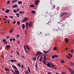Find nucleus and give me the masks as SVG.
Listing matches in <instances>:
<instances>
[{
	"mask_svg": "<svg viewBox=\"0 0 74 74\" xmlns=\"http://www.w3.org/2000/svg\"><path fill=\"white\" fill-rule=\"evenodd\" d=\"M68 55L66 56V58H68L69 59H71L73 57V55H72V54L70 53H68Z\"/></svg>",
	"mask_w": 74,
	"mask_h": 74,
	"instance_id": "1",
	"label": "nucleus"
},
{
	"mask_svg": "<svg viewBox=\"0 0 74 74\" xmlns=\"http://www.w3.org/2000/svg\"><path fill=\"white\" fill-rule=\"evenodd\" d=\"M67 14V13L66 12L62 13V14H61L60 15V16H61V17H62V16H64L66 15Z\"/></svg>",
	"mask_w": 74,
	"mask_h": 74,
	"instance_id": "2",
	"label": "nucleus"
},
{
	"mask_svg": "<svg viewBox=\"0 0 74 74\" xmlns=\"http://www.w3.org/2000/svg\"><path fill=\"white\" fill-rule=\"evenodd\" d=\"M69 71L71 74H74V70L73 69H71L69 68Z\"/></svg>",
	"mask_w": 74,
	"mask_h": 74,
	"instance_id": "3",
	"label": "nucleus"
},
{
	"mask_svg": "<svg viewBox=\"0 0 74 74\" xmlns=\"http://www.w3.org/2000/svg\"><path fill=\"white\" fill-rule=\"evenodd\" d=\"M28 20V18L25 17L24 19H23L22 21V22L24 23L25 22H26Z\"/></svg>",
	"mask_w": 74,
	"mask_h": 74,
	"instance_id": "4",
	"label": "nucleus"
},
{
	"mask_svg": "<svg viewBox=\"0 0 74 74\" xmlns=\"http://www.w3.org/2000/svg\"><path fill=\"white\" fill-rule=\"evenodd\" d=\"M50 4L52 5V8L53 9H54L55 8V5H54V4L52 2V1L51 2Z\"/></svg>",
	"mask_w": 74,
	"mask_h": 74,
	"instance_id": "5",
	"label": "nucleus"
},
{
	"mask_svg": "<svg viewBox=\"0 0 74 74\" xmlns=\"http://www.w3.org/2000/svg\"><path fill=\"white\" fill-rule=\"evenodd\" d=\"M14 71H15L14 74H19V71L18 70H15V69H14Z\"/></svg>",
	"mask_w": 74,
	"mask_h": 74,
	"instance_id": "6",
	"label": "nucleus"
},
{
	"mask_svg": "<svg viewBox=\"0 0 74 74\" xmlns=\"http://www.w3.org/2000/svg\"><path fill=\"white\" fill-rule=\"evenodd\" d=\"M17 60H9V62H12V63H13V62H17Z\"/></svg>",
	"mask_w": 74,
	"mask_h": 74,
	"instance_id": "7",
	"label": "nucleus"
},
{
	"mask_svg": "<svg viewBox=\"0 0 74 74\" xmlns=\"http://www.w3.org/2000/svg\"><path fill=\"white\" fill-rule=\"evenodd\" d=\"M47 66L50 68H51V65H52V64L51 63H48L47 64Z\"/></svg>",
	"mask_w": 74,
	"mask_h": 74,
	"instance_id": "8",
	"label": "nucleus"
},
{
	"mask_svg": "<svg viewBox=\"0 0 74 74\" xmlns=\"http://www.w3.org/2000/svg\"><path fill=\"white\" fill-rule=\"evenodd\" d=\"M35 3H34V4L37 5H38V4L39 3V1L38 0H36L35 1Z\"/></svg>",
	"mask_w": 74,
	"mask_h": 74,
	"instance_id": "9",
	"label": "nucleus"
},
{
	"mask_svg": "<svg viewBox=\"0 0 74 74\" xmlns=\"http://www.w3.org/2000/svg\"><path fill=\"white\" fill-rule=\"evenodd\" d=\"M28 25H29V27H31L32 26V22L31 21L29 22L28 24Z\"/></svg>",
	"mask_w": 74,
	"mask_h": 74,
	"instance_id": "10",
	"label": "nucleus"
},
{
	"mask_svg": "<svg viewBox=\"0 0 74 74\" xmlns=\"http://www.w3.org/2000/svg\"><path fill=\"white\" fill-rule=\"evenodd\" d=\"M12 67H13L14 69H15V70H17V69H18L17 67L14 65H12Z\"/></svg>",
	"mask_w": 74,
	"mask_h": 74,
	"instance_id": "11",
	"label": "nucleus"
},
{
	"mask_svg": "<svg viewBox=\"0 0 74 74\" xmlns=\"http://www.w3.org/2000/svg\"><path fill=\"white\" fill-rule=\"evenodd\" d=\"M5 70L6 71H8V72H6V73H10L9 72V71H10V69H7L6 68H5Z\"/></svg>",
	"mask_w": 74,
	"mask_h": 74,
	"instance_id": "12",
	"label": "nucleus"
},
{
	"mask_svg": "<svg viewBox=\"0 0 74 74\" xmlns=\"http://www.w3.org/2000/svg\"><path fill=\"white\" fill-rule=\"evenodd\" d=\"M49 51H50V50H48L47 51H43V52H44V53H45L46 54L48 53Z\"/></svg>",
	"mask_w": 74,
	"mask_h": 74,
	"instance_id": "13",
	"label": "nucleus"
},
{
	"mask_svg": "<svg viewBox=\"0 0 74 74\" xmlns=\"http://www.w3.org/2000/svg\"><path fill=\"white\" fill-rule=\"evenodd\" d=\"M5 41H6V39H4L3 41V42H4L5 44H7L8 42L7 41L5 42Z\"/></svg>",
	"mask_w": 74,
	"mask_h": 74,
	"instance_id": "14",
	"label": "nucleus"
},
{
	"mask_svg": "<svg viewBox=\"0 0 74 74\" xmlns=\"http://www.w3.org/2000/svg\"><path fill=\"white\" fill-rule=\"evenodd\" d=\"M69 64L71 66H74V63H73L72 62H70Z\"/></svg>",
	"mask_w": 74,
	"mask_h": 74,
	"instance_id": "15",
	"label": "nucleus"
},
{
	"mask_svg": "<svg viewBox=\"0 0 74 74\" xmlns=\"http://www.w3.org/2000/svg\"><path fill=\"white\" fill-rule=\"evenodd\" d=\"M35 68L36 70H38V66L37 65V63L35 64Z\"/></svg>",
	"mask_w": 74,
	"mask_h": 74,
	"instance_id": "16",
	"label": "nucleus"
},
{
	"mask_svg": "<svg viewBox=\"0 0 74 74\" xmlns=\"http://www.w3.org/2000/svg\"><path fill=\"white\" fill-rule=\"evenodd\" d=\"M10 10H9V9H7L5 11V12L6 13H8V12H10Z\"/></svg>",
	"mask_w": 74,
	"mask_h": 74,
	"instance_id": "17",
	"label": "nucleus"
},
{
	"mask_svg": "<svg viewBox=\"0 0 74 74\" xmlns=\"http://www.w3.org/2000/svg\"><path fill=\"white\" fill-rule=\"evenodd\" d=\"M39 54H40V51L37 52L35 54V56H38V55H39Z\"/></svg>",
	"mask_w": 74,
	"mask_h": 74,
	"instance_id": "18",
	"label": "nucleus"
},
{
	"mask_svg": "<svg viewBox=\"0 0 74 74\" xmlns=\"http://www.w3.org/2000/svg\"><path fill=\"white\" fill-rule=\"evenodd\" d=\"M25 12L24 11H21V12H19V14H23L24 13H25Z\"/></svg>",
	"mask_w": 74,
	"mask_h": 74,
	"instance_id": "19",
	"label": "nucleus"
},
{
	"mask_svg": "<svg viewBox=\"0 0 74 74\" xmlns=\"http://www.w3.org/2000/svg\"><path fill=\"white\" fill-rule=\"evenodd\" d=\"M18 7V6L16 5H15L12 6V7L13 8H16V7Z\"/></svg>",
	"mask_w": 74,
	"mask_h": 74,
	"instance_id": "20",
	"label": "nucleus"
},
{
	"mask_svg": "<svg viewBox=\"0 0 74 74\" xmlns=\"http://www.w3.org/2000/svg\"><path fill=\"white\" fill-rule=\"evenodd\" d=\"M18 4H21L22 3V1H18Z\"/></svg>",
	"mask_w": 74,
	"mask_h": 74,
	"instance_id": "21",
	"label": "nucleus"
},
{
	"mask_svg": "<svg viewBox=\"0 0 74 74\" xmlns=\"http://www.w3.org/2000/svg\"><path fill=\"white\" fill-rule=\"evenodd\" d=\"M16 1H18V0H14L12 1V3H15Z\"/></svg>",
	"mask_w": 74,
	"mask_h": 74,
	"instance_id": "22",
	"label": "nucleus"
},
{
	"mask_svg": "<svg viewBox=\"0 0 74 74\" xmlns=\"http://www.w3.org/2000/svg\"><path fill=\"white\" fill-rule=\"evenodd\" d=\"M21 63H18L17 64V65L19 67H20V68H21Z\"/></svg>",
	"mask_w": 74,
	"mask_h": 74,
	"instance_id": "23",
	"label": "nucleus"
},
{
	"mask_svg": "<svg viewBox=\"0 0 74 74\" xmlns=\"http://www.w3.org/2000/svg\"><path fill=\"white\" fill-rule=\"evenodd\" d=\"M30 7H35V6L34 5L32 4L30 5Z\"/></svg>",
	"mask_w": 74,
	"mask_h": 74,
	"instance_id": "24",
	"label": "nucleus"
},
{
	"mask_svg": "<svg viewBox=\"0 0 74 74\" xmlns=\"http://www.w3.org/2000/svg\"><path fill=\"white\" fill-rule=\"evenodd\" d=\"M25 24H23L22 25V29H25Z\"/></svg>",
	"mask_w": 74,
	"mask_h": 74,
	"instance_id": "25",
	"label": "nucleus"
},
{
	"mask_svg": "<svg viewBox=\"0 0 74 74\" xmlns=\"http://www.w3.org/2000/svg\"><path fill=\"white\" fill-rule=\"evenodd\" d=\"M20 23H21V22L19 21H18L17 22V24L18 25H20Z\"/></svg>",
	"mask_w": 74,
	"mask_h": 74,
	"instance_id": "26",
	"label": "nucleus"
},
{
	"mask_svg": "<svg viewBox=\"0 0 74 74\" xmlns=\"http://www.w3.org/2000/svg\"><path fill=\"white\" fill-rule=\"evenodd\" d=\"M42 34V32H39L38 33V36H39L40 34Z\"/></svg>",
	"mask_w": 74,
	"mask_h": 74,
	"instance_id": "27",
	"label": "nucleus"
},
{
	"mask_svg": "<svg viewBox=\"0 0 74 74\" xmlns=\"http://www.w3.org/2000/svg\"><path fill=\"white\" fill-rule=\"evenodd\" d=\"M65 40L66 42H69V40H68L67 38H66L65 39Z\"/></svg>",
	"mask_w": 74,
	"mask_h": 74,
	"instance_id": "28",
	"label": "nucleus"
},
{
	"mask_svg": "<svg viewBox=\"0 0 74 74\" xmlns=\"http://www.w3.org/2000/svg\"><path fill=\"white\" fill-rule=\"evenodd\" d=\"M42 56H41L40 57V59H39L40 62H41L42 61Z\"/></svg>",
	"mask_w": 74,
	"mask_h": 74,
	"instance_id": "29",
	"label": "nucleus"
},
{
	"mask_svg": "<svg viewBox=\"0 0 74 74\" xmlns=\"http://www.w3.org/2000/svg\"><path fill=\"white\" fill-rule=\"evenodd\" d=\"M32 14H35L36 13V11L34 10H33L31 12Z\"/></svg>",
	"mask_w": 74,
	"mask_h": 74,
	"instance_id": "30",
	"label": "nucleus"
},
{
	"mask_svg": "<svg viewBox=\"0 0 74 74\" xmlns=\"http://www.w3.org/2000/svg\"><path fill=\"white\" fill-rule=\"evenodd\" d=\"M11 47V46L10 45H7L6 46V48H10Z\"/></svg>",
	"mask_w": 74,
	"mask_h": 74,
	"instance_id": "31",
	"label": "nucleus"
},
{
	"mask_svg": "<svg viewBox=\"0 0 74 74\" xmlns=\"http://www.w3.org/2000/svg\"><path fill=\"white\" fill-rule=\"evenodd\" d=\"M26 47L27 49L28 50H29V49H30V48H29V47H28V46H27V45H26Z\"/></svg>",
	"mask_w": 74,
	"mask_h": 74,
	"instance_id": "32",
	"label": "nucleus"
},
{
	"mask_svg": "<svg viewBox=\"0 0 74 74\" xmlns=\"http://www.w3.org/2000/svg\"><path fill=\"white\" fill-rule=\"evenodd\" d=\"M70 51L72 53H73L74 52V51L73 50V49H72Z\"/></svg>",
	"mask_w": 74,
	"mask_h": 74,
	"instance_id": "33",
	"label": "nucleus"
},
{
	"mask_svg": "<svg viewBox=\"0 0 74 74\" xmlns=\"http://www.w3.org/2000/svg\"><path fill=\"white\" fill-rule=\"evenodd\" d=\"M61 62L62 63H64V60H61Z\"/></svg>",
	"mask_w": 74,
	"mask_h": 74,
	"instance_id": "34",
	"label": "nucleus"
},
{
	"mask_svg": "<svg viewBox=\"0 0 74 74\" xmlns=\"http://www.w3.org/2000/svg\"><path fill=\"white\" fill-rule=\"evenodd\" d=\"M26 27H27L28 26V22H27L26 23Z\"/></svg>",
	"mask_w": 74,
	"mask_h": 74,
	"instance_id": "35",
	"label": "nucleus"
},
{
	"mask_svg": "<svg viewBox=\"0 0 74 74\" xmlns=\"http://www.w3.org/2000/svg\"><path fill=\"white\" fill-rule=\"evenodd\" d=\"M54 56H55V58H58V56L57 55H54Z\"/></svg>",
	"mask_w": 74,
	"mask_h": 74,
	"instance_id": "36",
	"label": "nucleus"
},
{
	"mask_svg": "<svg viewBox=\"0 0 74 74\" xmlns=\"http://www.w3.org/2000/svg\"><path fill=\"white\" fill-rule=\"evenodd\" d=\"M16 15L17 16H16L17 17H19V14L18 13L16 14Z\"/></svg>",
	"mask_w": 74,
	"mask_h": 74,
	"instance_id": "37",
	"label": "nucleus"
},
{
	"mask_svg": "<svg viewBox=\"0 0 74 74\" xmlns=\"http://www.w3.org/2000/svg\"><path fill=\"white\" fill-rule=\"evenodd\" d=\"M47 59L48 60H49V59H48V58H46V56H45L44 57V59Z\"/></svg>",
	"mask_w": 74,
	"mask_h": 74,
	"instance_id": "38",
	"label": "nucleus"
},
{
	"mask_svg": "<svg viewBox=\"0 0 74 74\" xmlns=\"http://www.w3.org/2000/svg\"><path fill=\"white\" fill-rule=\"evenodd\" d=\"M13 31V29H11L10 31V33H12Z\"/></svg>",
	"mask_w": 74,
	"mask_h": 74,
	"instance_id": "39",
	"label": "nucleus"
},
{
	"mask_svg": "<svg viewBox=\"0 0 74 74\" xmlns=\"http://www.w3.org/2000/svg\"><path fill=\"white\" fill-rule=\"evenodd\" d=\"M13 12H14V13H16V12H17L16 11V10H13Z\"/></svg>",
	"mask_w": 74,
	"mask_h": 74,
	"instance_id": "40",
	"label": "nucleus"
},
{
	"mask_svg": "<svg viewBox=\"0 0 74 74\" xmlns=\"http://www.w3.org/2000/svg\"><path fill=\"white\" fill-rule=\"evenodd\" d=\"M56 48L55 47H54V48L53 49V50L54 51H56Z\"/></svg>",
	"mask_w": 74,
	"mask_h": 74,
	"instance_id": "41",
	"label": "nucleus"
},
{
	"mask_svg": "<svg viewBox=\"0 0 74 74\" xmlns=\"http://www.w3.org/2000/svg\"><path fill=\"white\" fill-rule=\"evenodd\" d=\"M51 58H52V59H54V58H55V55H54L53 56H51Z\"/></svg>",
	"mask_w": 74,
	"mask_h": 74,
	"instance_id": "42",
	"label": "nucleus"
},
{
	"mask_svg": "<svg viewBox=\"0 0 74 74\" xmlns=\"http://www.w3.org/2000/svg\"><path fill=\"white\" fill-rule=\"evenodd\" d=\"M50 20H49L50 21H49L48 23H50L51 22H52V18H50Z\"/></svg>",
	"mask_w": 74,
	"mask_h": 74,
	"instance_id": "43",
	"label": "nucleus"
},
{
	"mask_svg": "<svg viewBox=\"0 0 74 74\" xmlns=\"http://www.w3.org/2000/svg\"><path fill=\"white\" fill-rule=\"evenodd\" d=\"M16 37L17 38H18V37H19V34L17 35L16 36Z\"/></svg>",
	"mask_w": 74,
	"mask_h": 74,
	"instance_id": "44",
	"label": "nucleus"
},
{
	"mask_svg": "<svg viewBox=\"0 0 74 74\" xmlns=\"http://www.w3.org/2000/svg\"><path fill=\"white\" fill-rule=\"evenodd\" d=\"M12 40H13V39H12V38L10 39V42H11L12 41Z\"/></svg>",
	"mask_w": 74,
	"mask_h": 74,
	"instance_id": "45",
	"label": "nucleus"
},
{
	"mask_svg": "<svg viewBox=\"0 0 74 74\" xmlns=\"http://www.w3.org/2000/svg\"><path fill=\"white\" fill-rule=\"evenodd\" d=\"M28 70L29 71H30V68H29V67H28Z\"/></svg>",
	"mask_w": 74,
	"mask_h": 74,
	"instance_id": "46",
	"label": "nucleus"
},
{
	"mask_svg": "<svg viewBox=\"0 0 74 74\" xmlns=\"http://www.w3.org/2000/svg\"><path fill=\"white\" fill-rule=\"evenodd\" d=\"M16 23V21H13V24H15Z\"/></svg>",
	"mask_w": 74,
	"mask_h": 74,
	"instance_id": "47",
	"label": "nucleus"
},
{
	"mask_svg": "<svg viewBox=\"0 0 74 74\" xmlns=\"http://www.w3.org/2000/svg\"><path fill=\"white\" fill-rule=\"evenodd\" d=\"M7 4H10V1H8L7 2Z\"/></svg>",
	"mask_w": 74,
	"mask_h": 74,
	"instance_id": "48",
	"label": "nucleus"
},
{
	"mask_svg": "<svg viewBox=\"0 0 74 74\" xmlns=\"http://www.w3.org/2000/svg\"><path fill=\"white\" fill-rule=\"evenodd\" d=\"M24 49L25 50H26V46H25V45H24Z\"/></svg>",
	"mask_w": 74,
	"mask_h": 74,
	"instance_id": "49",
	"label": "nucleus"
},
{
	"mask_svg": "<svg viewBox=\"0 0 74 74\" xmlns=\"http://www.w3.org/2000/svg\"><path fill=\"white\" fill-rule=\"evenodd\" d=\"M51 67H55V66L53 65H52L51 66Z\"/></svg>",
	"mask_w": 74,
	"mask_h": 74,
	"instance_id": "50",
	"label": "nucleus"
},
{
	"mask_svg": "<svg viewBox=\"0 0 74 74\" xmlns=\"http://www.w3.org/2000/svg\"><path fill=\"white\" fill-rule=\"evenodd\" d=\"M33 59L34 60H36V58H33Z\"/></svg>",
	"mask_w": 74,
	"mask_h": 74,
	"instance_id": "51",
	"label": "nucleus"
},
{
	"mask_svg": "<svg viewBox=\"0 0 74 74\" xmlns=\"http://www.w3.org/2000/svg\"><path fill=\"white\" fill-rule=\"evenodd\" d=\"M48 74H52V73L51 72H49V73H47Z\"/></svg>",
	"mask_w": 74,
	"mask_h": 74,
	"instance_id": "52",
	"label": "nucleus"
},
{
	"mask_svg": "<svg viewBox=\"0 0 74 74\" xmlns=\"http://www.w3.org/2000/svg\"><path fill=\"white\" fill-rule=\"evenodd\" d=\"M13 41H15L16 40H15V38H13Z\"/></svg>",
	"mask_w": 74,
	"mask_h": 74,
	"instance_id": "53",
	"label": "nucleus"
},
{
	"mask_svg": "<svg viewBox=\"0 0 74 74\" xmlns=\"http://www.w3.org/2000/svg\"><path fill=\"white\" fill-rule=\"evenodd\" d=\"M25 35H26V34H27V33L26 32V31H25Z\"/></svg>",
	"mask_w": 74,
	"mask_h": 74,
	"instance_id": "54",
	"label": "nucleus"
},
{
	"mask_svg": "<svg viewBox=\"0 0 74 74\" xmlns=\"http://www.w3.org/2000/svg\"><path fill=\"white\" fill-rule=\"evenodd\" d=\"M10 18L11 19H12V18H13V16H10Z\"/></svg>",
	"mask_w": 74,
	"mask_h": 74,
	"instance_id": "55",
	"label": "nucleus"
},
{
	"mask_svg": "<svg viewBox=\"0 0 74 74\" xmlns=\"http://www.w3.org/2000/svg\"><path fill=\"white\" fill-rule=\"evenodd\" d=\"M21 67L22 69H23L24 67H23V64L21 65Z\"/></svg>",
	"mask_w": 74,
	"mask_h": 74,
	"instance_id": "56",
	"label": "nucleus"
},
{
	"mask_svg": "<svg viewBox=\"0 0 74 74\" xmlns=\"http://www.w3.org/2000/svg\"><path fill=\"white\" fill-rule=\"evenodd\" d=\"M62 74H66V73H65L64 72H62Z\"/></svg>",
	"mask_w": 74,
	"mask_h": 74,
	"instance_id": "57",
	"label": "nucleus"
},
{
	"mask_svg": "<svg viewBox=\"0 0 74 74\" xmlns=\"http://www.w3.org/2000/svg\"><path fill=\"white\" fill-rule=\"evenodd\" d=\"M24 72L25 73V74H27V71H24Z\"/></svg>",
	"mask_w": 74,
	"mask_h": 74,
	"instance_id": "58",
	"label": "nucleus"
},
{
	"mask_svg": "<svg viewBox=\"0 0 74 74\" xmlns=\"http://www.w3.org/2000/svg\"><path fill=\"white\" fill-rule=\"evenodd\" d=\"M51 15L52 16H54V14H53V13H52L51 14Z\"/></svg>",
	"mask_w": 74,
	"mask_h": 74,
	"instance_id": "59",
	"label": "nucleus"
},
{
	"mask_svg": "<svg viewBox=\"0 0 74 74\" xmlns=\"http://www.w3.org/2000/svg\"><path fill=\"white\" fill-rule=\"evenodd\" d=\"M42 63H43L44 64H46V62H45L44 61H42Z\"/></svg>",
	"mask_w": 74,
	"mask_h": 74,
	"instance_id": "60",
	"label": "nucleus"
},
{
	"mask_svg": "<svg viewBox=\"0 0 74 74\" xmlns=\"http://www.w3.org/2000/svg\"><path fill=\"white\" fill-rule=\"evenodd\" d=\"M20 11V10H19V9H18V10H16L17 12H18V11Z\"/></svg>",
	"mask_w": 74,
	"mask_h": 74,
	"instance_id": "61",
	"label": "nucleus"
},
{
	"mask_svg": "<svg viewBox=\"0 0 74 74\" xmlns=\"http://www.w3.org/2000/svg\"><path fill=\"white\" fill-rule=\"evenodd\" d=\"M47 36H50L51 35H50V34H47Z\"/></svg>",
	"mask_w": 74,
	"mask_h": 74,
	"instance_id": "62",
	"label": "nucleus"
},
{
	"mask_svg": "<svg viewBox=\"0 0 74 74\" xmlns=\"http://www.w3.org/2000/svg\"><path fill=\"white\" fill-rule=\"evenodd\" d=\"M26 51V53H29V52L28 51H27V50H25Z\"/></svg>",
	"mask_w": 74,
	"mask_h": 74,
	"instance_id": "63",
	"label": "nucleus"
},
{
	"mask_svg": "<svg viewBox=\"0 0 74 74\" xmlns=\"http://www.w3.org/2000/svg\"><path fill=\"white\" fill-rule=\"evenodd\" d=\"M10 38V36H7V39H8V38Z\"/></svg>",
	"mask_w": 74,
	"mask_h": 74,
	"instance_id": "64",
	"label": "nucleus"
}]
</instances>
